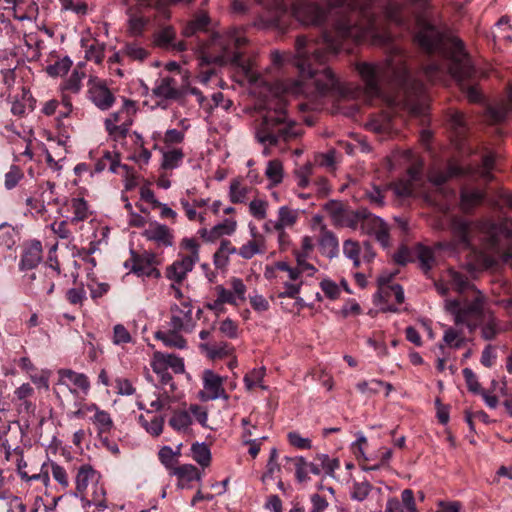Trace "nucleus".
<instances>
[{"instance_id":"1","label":"nucleus","mask_w":512,"mask_h":512,"mask_svg":"<svg viewBox=\"0 0 512 512\" xmlns=\"http://www.w3.org/2000/svg\"><path fill=\"white\" fill-rule=\"evenodd\" d=\"M375 0H327L323 7L313 0H294V17L303 25L320 27L329 22L331 28L323 31L322 43L306 36H298L296 54L271 53L275 65L292 61L298 68L300 80L286 79L279 83L283 93L305 95L316 99L336 88L338 80L324 64L329 53H336L347 42L357 43L367 37L375 43L386 44L389 36L380 27Z\"/></svg>"},{"instance_id":"2","label":"nucleus","mask_w":512,"mask_h":512,"mask_svg":"<svg viewBox=\"0 0 512 512\" xmlns=\"http://www.w3.org/2000/svg\"><path fill=\"white\" fill-rule=\"evenodd\" d=\"M415 40L424 52L438 57V60L424 67V75L430 82H443L447 74H450L470 102L482 100L477 87L466 83L475 76L476 70L460 39L425 24L416 34Z\"/></svg>"},{"instance_id":"3","label":"nucleus","mask_w":512,"mask_h":512,"mask_svg":"<svg viewBox=\"0 0 512 512\" xmlns=\"http://www.w3.org/2000/svg\"><path fill=\"white\" fill-rule=\"evenodd\" d=\"M355 68L369 98L382 97V86L389 84L398 89L397 95L389 99V105L401 107L413 116L426 114L428 96L425 87L408 71L402 52L397 50L384 63L359 62Z\"/></svg>"},{"instance_id":"4","label":"nucleus","mask_w":512,"mask_h":512,"mask_svg":"<svg viewBox=\"0 0 512 512\" xmlns=\"http://www.w3.org/2000/svg\"><path fill=\"white\" fill-rule=\"evenodd\" d=\"M450 230L454 245L470 248L477 237L484 245L489 266L507 264L512 266V220L506 219L501 223L491 220L471 222L454 216L450 220Z\"/></svg>"},{"instance_id":"5","label":"nucleus","mask_w":512,"mask_h":512,"mask_svg":"<svg viewBox=\"0 0 512 512\" xmlns=\"http://www.w3.org/2000/svg\"><path fill=\"white\" fill-rule=\"evenodd\" d=\"M247 44L244 28L231 27L214 32L207 42L199 43L200 58L207 64L243 66L242 56Z\"/></svg>"},{"instance_id":"6","label":"nucleus","mask_w":512,"mask_h":512,"mask_svg":"<svg viewBox=\"0 0 512 512\" xmlns=\"http://www.w3.org/2000/svg\"><path fill=\"white\" fill-rule=\"evenodd\" d=\"M254 135L262 146H278L299 137L301 129L287 115L285 104L279 102L274 107H267L264 114L255 121Z\"/></svg>"},{"instance_id":"7","label":"nucleus","mask_w":512,"mask_h":512,"mask_svg":"<svg viewBox=\"0 0 512 512\" xmlns=\"http://www.w3.org/2000/svg\"><path fill=\"white\" fill-rule=\"evenodd\" d=\"M483 303L484 297L480 291H477L472 301L461 304L459 300H447L445 308L454 315L456 324H465L470 331H473L477 322L483 318Z\"/></svg>"},{"instance_id":"8","label":"nucleus","mask_w":512,"mask_h":512,"mask_svg":"<svg viewBox=\"0 0 512 512\" xmlns=\"http://www.w3.org/2000/svg\"><path fill=\"white\" fill-rule=\"evenodd\" d=\"M195 325L193 307L190 302L183 301L180 305L174 304L170 307V328L176 331L190 333L193 331Z\"/></svg>"},{"instance_id":"9","label":"nucleus","mask_w":512,"mask_h":512,"mask_svg":"<svg viewBox=\"0 0 512 512\" xmlns=\"http://www.w3.org/2000/svg\"><path fill=\"white\" fill-rule=\"evenodd\" d=\"M130 261L132 263L131 272L140 277L159 278L160 271L156 268V255L152 252L137 254L131 251Z\"/></svg>"},{"instance_id":"10","label":"nucleus","mask_w":512,"mask_h":512,"mask_svg":"<svg viewBox=\"0 0 512 512\" xmlns=\"http://www.w3.org/2000/svg\"><path fill=\"white\" fill-rule=\"evenodd\" d=\"M88 93L90 100L101 110H108L115 101L111 91L100 80H89Z\"/></svg>"},{"instance_id":"11","label":"nucleus","mask_w":512,"mask_h":512,"mask_svg":"<svg viewBox=\"0 0 512 512\" xmlns=\"http://www.w3.org/2000/svg\"><path fill=\"white\" fill-rule=\"evenodd\" d=\"M143 236L158 247H171L174 243L173 231L166 225L152 222L143 231Z\"/></svg>"},{"instance_id":"12","label":"nucleus","mask_w":512,"mask_h":512,"mask_svg":"<svg viewBox=\"0 0 512 512\" xmlns=\"http://www.w3.org/2000/svg\"><path fill=\"white\" fill-rule=\"evenodd\" d=\"M448 125L455 137L457 147L462 149L469 131V123L464 113L455 109L451 110L448 113Z\"/></svg>"},{"instance_id":"13","label":"nucleus","mask_w":512,"mask_h":512,"mask_svg":"<svg viewBox=\"0 0 512 512\" xmlns=\"http://www.w3.org/2000/svg\"><path fill=\"white\" fill-rule=\"evenodd\" d=\"M470 173H472L471 168L463 167L455 162H449L446 170H432L428 178L434 186L440 187L450 178L460 177Z\"/></svg>"},{"instance_id":"14","label":"nucleus","mask_w":512,"mask_h":512,"mask_svg":"<svg viewBox=\"0 0 512 512\" xmlns=\"http://www.w3.org/2000/svg\"><path fill=\"white\" fill-rule=\"evenodd\" d=\"M204 389L206 394L204 400H215L218 398L227 399L228 396L223 388V379L211 370H205L203 374Z\"/></svg>"},{"instance_id":"15","label":"nucleus","mask_w":512,"mask_h":512,"mask_svg":"<svg viewBox=\"0 0 512 512\" xmlns=\"http://www.w3.org/2000/svg\"><path fill=\"white\" fill-rule=\"evenodd\" d=\"M5 56V59L9 62L7 66H3L1 68V73L3 75V81L6 85L10 86L15 78L20 77L21 79L30 72V68L25 66L24 64H19L15 55H10L9 57L5 52L0 53L1 56Z\"/></svg>"},{"instance_id":"16","label":"nucleus","mask_w":512,"mask_h":512,"mask_svg":"<svg viewBox=\"0 0 512 512\" xmlns=\"http://www.w3.org/2000/svg\"><path fill=\"white\" fill-rule=\"evenodd\" d=\"M197 262L192 258L183 256L167 268L166 276L176 284H180L186 278L187 273L193 270Z\"/></svg>"},{"instance_id":"17","label":"nucleus","mask_w":512,"mask_h":512,"mask_svg":"<svg viewBox=\"0 0 512 512\" xmlns=\"http://www.w3.org/2000/svg\"><path fill=\"white\" fill-rule=\"evenodd\" d=\"M374 216L375 215L370 213L365 208H361L356 211H353L350 208H348L342 219L343 222H341L339 226L349 227L354 230L358 229L359 227L361 229H364L366 221L372 220Z\"/></svg>"},{"instance_id":"18","label":"nucleus","mask_w":512,"mask_h":512,"mask_svg":"<svg viewBox=\"0 0 512 512\" xmlns=\"http://www.w3.org/2000/svg\"><path fill=\"white\" fill-rule=\"evenodd\" d=\"M14 394V401L17 406L19 418L28 420V418H30V398L32 397V388L30 384H22L15 390Z\"/></svg>"},{"instance_id":"19","label":"nucleus","mask_w":512,"mask_h":512,"mask_svg":"<svg viewBox=\"0 0 512 512\" xmlns=\"http://www.w3.org/2000/svg\"><path fill=\"white\" fill-rule=\"evenodd\" d=\"M153 94L165 99H178L182 92L177 88V82L172 77H162L153 88Z\"/></svg>"},{"instance_id":"20","label":"nucleus","mask_w":512,"mask_h":512,"mask_svg":"<svg viewBox=\"0 0 512 512\" xmlns=\"http://www.w3.org/2000/svg\"><path fill=\"white\" fill-rule=\"evenodd\" d=\"M51 470L54 479L64 487L69 485L67 473L65 469L54 462L44 463L40 474H34V480H42L43 483L48 481V473Z\"/></svg>"},{"instance_id":"21","label":"nucleus","mask_w":512,"mask_h":512,"mask_svg":"<svg viewBox=\"0 0 512 512\" xmlns=\"http://www.w3.org/2000/svg\"><path fill=\"white\" fill-rule=\"evenodd\" d=\"M485 198V194L478 189H462L461 191V209L469 212L478 206Z\"/></svg>"},{"instance_id":"22","label":"nucleus","mask_w":512,"mask_h":512,"mask_svg":"<svg viewBox=\"0 0 512 512\" xmlns=\"http://www.w3.org/2000/svg\"><path fill=\"white\" fill-rule=\"evenodd\" d=\"M182 331H176L170 328L168 331H158L155 337L161 340L167 347L184 349L186 347V340L180 335Z\"/></svg>"},{"instance_id":"23","label":"nucleus","mask_w":512,"mask_h":512,"mask_svg":"<svg viewBox=\"0 0 512 512\" xmlns=\"http://www.w3.org/2000/svg\"><path fill=\"white\" fill-rule=\"evenodd\" d=\"M449 281L454 290L462 294L468 290H473L477 293L475 286L468 280V277L455 270L448 271Z\"/></svg>"},{"instance_id":"24","label":"nucleus","mask_w":512,"mask_h":512,"mask_svg":"<svg viewBox=\"0 0 512 512\" xmlns=\"http://www.w3.org/2000/svg\"><path fill=\"white\" fill-rule=\"evenodd\" d=\"M349 207L341 201L330 200L324 205V210L331 218L334 225L339 226Z\"/></svg>"},{"instance_id":"25","label":"nucleus","mask_w":512,"mask_h":512,"mask_svg":"<svg viewBox=\"0 0 512 512\" xmlns=\"http://www.w3.org/2000/svg\"><path fill=\"white\" fill-rule=\"evenodd\" d=\"M118 167L128 170L127 165H121L119 163L118 156H113L111 152L105 151L102 158L95 164V171L101 172L108 168L112 173H117Z\"/></svg>"},{"instance_id":"26","label":"nucleus","mask_w":512,"mask_h":512,"mask_svg":"<svg viewBox=\"0 0 512 512\" xmlns=\"http://www.w3.org/2000/svg\"><path fill=\"white\" fill-rule=\"evenodd\" d=\"M250 188L238 179H233L229 187V199L233 204L245 203Z\"/></svg>"},{"instance_id":"27","label":"nucleus","mask_w":512,"mask_h":512,"mask_svg":"<svg viewBox=\"0 0 512 512\" xmlns=\"http://www.w3.org/2000/svg\"><path fill=\"white\" fill-rule=\"evenodd\" d=\"M319 244L323 252L328 257L333 258L338 254V239L331 231L322 232Z\"/></svg>"},{"instance_id":"28","label":"nucleus","mask_w":512,"mask_h":512,"mask_svg":"<svg viewBox=\"0 0 512 512\" xmlns=\"http://www.w3.org/2000/svg\"><path fill=\"white\" fill-rule=\"evenodd\" d=\"M95 470L88 464L82 465L76 475V489L80 494H83L90 481L95 478Z\"/></svg>"},{"instance_id":"29","label":"nucleus","mask_w":512,"mask_h":512,"mask_svg":"<svg viewBox=\"0 0 512 512\" xmlns=\"http://www.w3.org/2000/svg\"><path fill=\"white\" fill-rule=\"evenodd\" d=\"M286 464L284 467H288V465H293L295 467V475L299 482H304L308 479V462L303 457H288L284 458Z\"/></svg>"},{"instance_id":"30","label":"nucleus","mask_w":512,"mask_h":512,"mask_svg":"<svg viewBox=\"0 0 512 512\" xmlns=\"http://www.w3.org/2000/svg\"><path fill=\"white\" fill-rule=\"evenodd\" d=\"M209 24V17L206 14H200L195 19L191 20L184 27L182 34L185 37H191L200 31L206 30Z\"/></svg>"},{"instance_id":"31","label":"nucleus","mask_w":512,"mask_h":512,"mask_svg":"<svg viewBox=\"0 0 512 512\" xmlns=\"http://www.w3.org/2000/svg\"><path fill=\"white\" fill-rule=\"evenodd\" d=\"M192 458L201 466L207 467L211 462V452L205 443H194L191 447Z\"/></svg>"},{"instance_id":"32","label":"nucleus","mask_w":512,"mask_h":512,"mask_svg":"<svg viewBox=\"0 0 512 512\" xmlns=\"http://www.w3.org/2000/svg\"><path fill=\"white\" fill-rule=\"evenodd\" d=\"M172 474L178 476L180 480H186L188 482L200 478L197 468L191 464L175 467ZM178 486L182 489L185 487L182 481H179Z\"/></svg>"},{"instance_id":"33","label":"nucleus","mask_w":512,"mask_h":512,"mask_svg":"<svg viewBox=\"0 0 512 512\" xmlns=\"http://www.w3.org/2000/svg\"><path fill=\"white\" fill-rule=\"evenodd\" d=\"M199 347L202 351H205L207 353V356L210 359L222 358L230 354V348L226 342L214 345H209L208 343H201Z\"/></svg>"},{"instance_id":"34","label":"nucleus","mask_w":512,"mask_h":512,"mask_svg":"<svg viewBox=\"0 0 512 512\" xmlns=\"http://www.w3.org/2000/svg\"><path fill=\"white\" fill-rule=\"evenodd\" d=\"M237 227V222L232 219H225L223 222L218 223L217 225L211 228V233L213 242L224 235H232Z\"/></svg>"},{"instance_id":"35","label":"nucleus","mask_w":512,"mask_h":512,"mask_svg":"<svg viewBox=\"0 0 512 512\" xmlns=\"http://www.w3.org/2000/svg\"><path fill=\"white\" fill-rule=\"evenodd\" d=\"M84 64L79 63L77 68L72 72L70 77L66 80L63 88L73 93H78L81 89V82L85 78V72L80 70Z\"/></svg>"},{"instance_id":"36","label":"nucleus","mask_w":512,"mask_h":512,"mask_svg":"<svg viewBox=\"0 0 512 512\" xmlns=\"http://www.w3.org/2000/svg\"><path fill=\"white\" fill-rule=\"evenodd\" d=\"M417 258L420 261V266L424 272H428L434 264V253L431 248L426 247L422 244H418L416 247Z\"/></svg>"},{"instance_id":"37","label":"nucleus","mask_w":512,"mask_h":512,"mask_svg":"<svg viewBox=\"0 0 512 512\" xmlns=\"http://www.w3.org/2000/svg\"><path fill=\"white\" fill-rule=\"evenodd\" d=\"M184 154L181 149H173L163 153L162 168L172 170L179 166Z\"/></svg>"},{"instance_id":"38","label":"nucleus","mask_w":512,"mask_h":512,"mask_svg":"<svg viewBox=\"0 0 512 512\" xmlns=\"http://www.w3.org/2000/svg\"><path fill=\"white\" fill-rule=\"evenodd\" d=\"M372 221L373 233L375 234L376 239L381 243L383 247H387L389 245V232L387 225L381 218L377 216H374Z\"/></svg>"},{"instance_id":"39","label":"nucleus","mask_w":512,"mask_h":512,"mask_svg":"<svg viewBox=\"0 0 512 512\" xmlns=\"http://www.w3.org/2000/svg\"><path fill=\"white\" fill-rule=\"evenodd\" d=\"M105 45L96 40L89 46H86L85 58L86 60L93 61L96 64H100L104 59Z\"/></svg>"},{"instance_id":"40","label":"nucleus","mask_w":512,"mask_h":512,"mask_svg":"<svg viewBox=\"0 0 512 512\" xmlns=\"http://www.w3.org/2000/svg\"><path fill=\"white\" fill-rule=\"evenodd\" d=\"M93 409L96 411L93 422L97 425L99 433L109 432L113 426V421L109 413L99 410L96 406H93Z\"/></svg>"},{"instance_id":"41","label":"nucleus","mask_w":512,"mask_h":512,"mask_svg":"<svg viewBox=\"0 0 512 512\" xmlns=\"http://www.w3.org/2000/svg\"><path fill=\"white\" fill-rule=\"evenodd\" d=\"M139 421L142 426L146 429L148 433L152 436H159L163 431L164 426V417L163 416H154L151 421L145 420L144 416L141 415L139 417Z\"/></svg>"},{"instance_id":"42","label":"nucleus","mask_w":512,"mask_h":512,"mask_svg":"<svg viewBox=\"0 0 512 512\" xmlns=\"http://www.w3.org/2000/svg\"><path fill=\"white\" fill-rule=\"evenodd\" d=\"M510 108L507 104H498L487 108L486 116L491 123H499L506 119Z\"/></svg>"},{"instance_id":"43","label":"nucleus","mask_w":512,"mask_h":512,"mask_svg":"<svg viewBox=\"0 0 512 512\" xmlns=\"http://www.w3.org/2000/svg\"><path fill=\"white\" fill-rule=\"evenodd\" d=\"M192 423L190 414L187 411H176L169 419V425L177 430H185Z\"/></svg>"},{"instance_id":"44","label":"nucleus","mask_w":512,"mask_h":512,"mask_svg":"<svg viewBox=\"0 0 512 512\" xmlns=\"http://www.w3.org/2000/svg\"><path fill=\"white\" fill-rule=\"evenodd\" d=\"M180 454L179 449L175 452L170 446H164L160 449L158 456L161 463L169 470H174L177 464V456Z\"/></svg>"},{"instance_id":"45","label":"nucleus","mask_w":512,"mask_h":512,"mask_svg":"<svg viewBox=\"0 0 512 512\" xmlns=\"http://www.w3.org/2000/svg\"><path fill=\"white\" fill-rule=\"evenodd\" d=\"M265 174L267 178L275 185L279 184L283 179V165L279 160H271L268 162Z\"/></svg>"},{"instance_id":"46","label":"nucleus","mask_w":512,"mask_h":512,"mask_svg":"<svg viewBox=\"0 0 512 512\" xmlns=\"http://www.w3.org/2000/svg\"><path fill=\"white\" fill-rule=\"evenodd\" d=\"M121 54L137 61H143L148 56L147 50L135 43L126 44L125 47L121 50Z\"/></svg>"},{"instance_id":"47","label":"nucleus","mask_w":512,"mask_h":512,"mask_svg":"<svg viewBox=\"0 0 512 512\" xmlns=\"http://www.w3.org/2000/svg\"><path fill=\"white\" fill-rule=\"evenodd\" d=\"M279 218L275 224V229L281 231L285 226H291L296 221V214L286 206L279 209Z\"/></svg>"},{"instance_id":"48","label":"nucleus","mask_w":512,"mask_h":512,"mask_svg":"<svg viewBox=\"0 0 512 512\" xmlns=\"http://www.w3.org/2000/svg\"><path fill=\"white\" fill-rule=\"evenodd\" d=\"M343 253L344 255L353 261L354 267H359L360 265V246L359 243L353 241L351 239L346 240L343 243Z\"/></svg>"},{"instance_id":"49","label":"nucleus","mask_w":512,"mask_h":512,"mask_svg":"<svg viewBox=\"0 0 512 512\" xmlns=\"http://www.w3.org/2000/svg\"><path fill=\"white\" fill-rule=\"evenodd\" d=\"M176 32L172 26H166L155 34V43L160 47H168L175 39Z\"/></svg>"},{"instance_id":"50","label":"nucleus","mask_w":512,"mask_h":512,"mask_svg":"<svg viewBox=\"0 0 512 512\" xmlns=\"http://www.w3.org/2000/svg\"><path fill=\"white\" fill-rule=\"evenodd\" d=\"M372 489L371 484L367 480L355 481L353 483L351 497L357 501H363L367 498Z\"/></svg>"},{"instance_id":"51","label":"nucleus","mask_w":512,"mask_h":512,"mask_svg":"<svg viewBox=\"0 0 512 512\" xmlns=\"http://www.w3.org/2000/svg\"><path fill=\"white\" fill-rule=\"evenodd\" d=\"M0 511L3 512H25V506L20 498L8 497L0 499Z\"/></svg>"},{"instance_id":"52","label":"nucleus","mask_w":512,"mask_h":512,"mask_svg":"<svg viewBox=\"0 0 512 512\" xmlns=\"http://www.w3.org/2000/svg\"><path fill=\"white\" fill-rule=\"evenodd\" d=\"M73 210L72 221H83L88 217L87 203L83 198H74L71 201Z\"/></svg>"},{"instance_id":"53","label":"nucleus","mask_w":512,"mask_h":512,"mask_svg":"<svg viewBox=\"0 0 512 512\" xmlns=\"http://www.w3.org/2000/svg\"><path fill=\"white\" fill-rule=\"evenodd\" d=\"M313 169V164L308 162L295 170L297 185L300 188H306L309 185V177L313 174Z\"/></svg>"},{"instance_id":"54","label":"nucleus","mask_w":512,"mask_h":512,"mask_svg":"<svg viewBox=\"0 0 512 512\" xmlns=\"http://www.w3.org/2000/svg\"><path fill=\"white\" fill-rule=\"evenodd\" d=\"M59 374L62 379L70 380L81 389H87L89 387V382L84 374H79L69 369L60 370Z\"/></svg>"},{"instance_id":"55","label":"nucleus","mask_w":512,"mask_h":512,"mask_svg":"<svg viewBox=\"0 0 512 512\" xmlns=\"http://www.w3.org/2000/svg\"><path fill=\"white\" fill-rule=\"evenodd\" d=\"M146 25L147 19L142 16L132 14L128 20V32L132 36H140L142 35Z\"/></svg>"},{"instance_id":"56","label":"nucleus","mask_w":512,"mask_h":512,"mask_svg":"<svg viewBox=\"0 0 512 512\" xmlns=\"http://www.w3.org/2000/svg\"><path fill=\"white\" fill-rule=\"evenodd\" d=\"M72 65V61L68 57H64L60 61L46 67V72L50 76H59L68 72Z\"/></svg>"},{"instance_id":"57","label":"nucleus","mask_w":512,"mask_h":512,"mask_svg":"<svg viewBox=\"0 0 512 512\" xmlns=\"http://www.w3.org/2000/svg\"><path fill=\"white\" fill-rule=\"evenodd\" d=\"M316 459L320 462L322 469L329 476H333L335 470L340 466L337 458L331 459L327 454H318Z\"/></svg>"},{"instance_id":"58","label":"nucleus","mask_w":512,"mask_h":512,"mask_svg":"<svg viewBox=\"0 0 512 512\" xmlns=\"http://www.w3.org/2000/svg\"><path fill=\"white\" fill-rule=\"evenodd\" d=\"M0 243L1 245L11 248L15 244V232L7 223L0 224Z\"/></svg>"},{"instance_id":"59","label":"nucleus","mask_w":512,"mask_h":512,"mask_svg":"<svg viewBox=\"0 0 512 512\" xmlns=\"http://www.w3.org/2000/svg\"><path fill=\"white\" fill-rule=\"evenodd\" d=\"M132 341L131 334L122 324H117L113 328V343L116 345L130 343Z\"/></svg>"},{"instance_id":"60","label":"nucleus","mask_w":512,"mask_h":512,"mask_svg":"<svg viewBox=\"0 0 512 512\" xmlns=\"http://www.w3.org/2000/svg\"><path fill=\"white\" fill-rule=\"evenodd\" d=\"M267 202L260 199H254L249 203L250 213L259 220L266 218Z\"/></svg>"},{"instance_id":"61","label":"nucleus","mask_w":512,"mask_h":512,"mask_svg":"<svg viewBox=\"0 0 512 512\" xmlns=\"http://www.w3.org/2000/svg\"><path fill=\"white\" fill-rule=\"evenodd\" d=\"M383 385V381L374 379L371 381H361L357 383L356 387L363 394H376Z\"/></svg>"},{"instance_id":"62","label":"nucleus","mask_w":512,"mask_h":512,"mask_svg":"<svg viewBox=\"0 0 512 512\" xmlns=\"http://www.w3.org/2000/svg\"><path fill=\"white\" fill-rule=\"evenodd\" d=\"M402 7L398 3H388L385 7V15L387 19L398 24H402L403 18L401 15Z\"/></svg>"},{"instance_id":"63","label":"nucleus","mask_w":512,"mask_h":512,"mask_svg":"<svg viewBox=\"0 0 512 512\" xmlns=\"http://www.w3.org/2000/svg\"><path fill=\"white\" fill-rule=\"evenodd\" d=\"M320 287L324 294L331 300H335L340 295L339 286L330 279H324L320 283Z\"/></svg>"},{"instance_id":"64","label":"nucleus","mask_w":512,"mask_h":512,"mask_svg":"<svg viewBox=\"0 0 512 512\" xmlns=\"http://www.w3.org/2000/svg\"><path fill=\"white\" fill-rule=\"evenodd\" d=\"M443 340L446 345L454 348H460L464 342V338L453 328H449L445 331Z\"/></svg>"}]
</instances>
